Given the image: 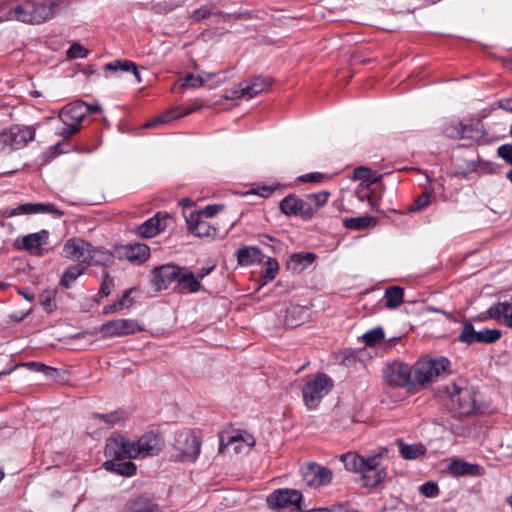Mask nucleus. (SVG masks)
Listing matches in <instances>:
<instances>
[{
    "label": "nucleus",
    "instance_id": "13",
    "mask_svg": "<svg viewBox=\"0 0 512 512\" xmlns=\"http://www.w3.org/2000/svg\"><path fill=\"white\" fill-rule=\"evenodd\" d=\"M35 138V129L32 126L14 125L4 131V146L12 150L24 148Z\"/></svg>",
    "mask_w": 512,
    "mask_h": 512
},
{
    "label": "nucleus",
    "instance_id": "23",
    "mask_svg": "<svg viewBox=\"0 0 512 512\" xmlns=\"http://www.w3.org/2000/svg\"><path fill=\"white\" fill-rule=\"evenodd\" d=\"M240 266H249L260 263L263 260V253L257 246H244L234 253Z\"/></svg>",
    "mask_w": 512,
    "mask_h": 512
},
{
    "label": "nucleus",
    "instance_id": "14",
    "mask_svg": "<svg viewBox=\"0 0 512 512\" xmlns=\"http://www.w3.org/2000/svg\"><path fill=\"white\" fill-rule=\"evenodd\" d=\"M301 475L308 486L321 487L331 483L332 471L316 463H309L301 468Z\"/></svg>",
    "mask_w": 512,
    "mask_h": 512
},
{
    "label": "nucleus",
    "instance_id": "61",
    "mask_svg": "<svg viewBox=\"0 0 512 512\" xmlns=\"http://www.w3.org/2000/svg\"><path fill=\"white\" fill-rule=\"evenodd\" d=\"M42 209L40 210V213H51L55 214L57 216H62L63 212L57 209L53 204L47 203V204H41Z\"/></svg>",
    "mask_w": 512,
    "mask_h": 512
},
{
    "label": "nucleus",
    "instance_id": "22",
    "mask_svg": "<svg viewBox=\"0 0 512 512\" xmlns=\"http://www.w3.org/2000/svg\"><path fill=\"white\" fill-rule=\"evenodd\" d=\"M48 235V231L41 230L40 232L31 233L23 237H19L15 240V247L18 250H36L46 243Z\"/></svg>",
    "mask_w": 512,
    "mask_h": 512
},
{
    "label": "nucleus",
    "instance_id": "38",
    "mask_svg": "<svg viewBox=\"0 0 512 512\" xmlns=\"http://www.w3.org/2000/svg\"><path fill=\"white\" fill-rule=\"evenodd\" d=\"M259 92L256 90L255 86L249 81L246 83V85L236 88L231 92V95L227 96L229 99H235V98H246V99H252L256 95H258Z\"/></svg>",
    "mask_w": 512,
    "mask_h": 512
},
{
    "label": "nucleus",
    "instance_id": "26",
    "mask_svg": "<svg viewBox=\"0 0 512 512\" xmlns=\"http://www.w3.org/2000/svg\"><path fill=\"white\" fill-rule=\"evenodd\" d=\"M105 72H129L132 73L138 83L142 82L138 66L130 60H115L104 65Z\"/></svg>",
    "mask_w": 512,
    "mask_h": 512
},
{
    "label": "nucleus",
    "instance_id": "36",
    "mask_svg": "<svg viewBox=\"0 0 512 512\" xmlns=\"http://www.w3.org/2000/svg\"><path fill=\"white\" fill-rule=\"evenodd\" d=\"M128 512H160L157 505L146 498H138L130 502Z\"/></svg>",
    "mask_w": 512,
    "mask_h": 512
},
{
    "label": "nucleus",
    "instance_id": "1",
    "mask_svg": "<svg viewBox=\"0 0 512 512\" xmlns=\"http://www.w3.org/2000/svg\"><path fill=\"white\" fill-rule=\"evenodd\" d=\"M164 446L160 434L152 431L144 433L135 441H130L121 434H113L106 439L103 468L120 476L131 477L137 472L136 465L125 459H144L157 456Z\"/></svg>",
    "mask_w": 512,
    "mask_h": 512
},
{
    "label": "nucleus",
    "instance_id": "63",
    "mask_svg": "<svg viewBox=\"0 0 512 512\" xmlns=\"http://www.w3.org/2000/svg\"><path fill=\"white\" fill-rule=\"evenodd\" d=\"M122 306H121V303H119L118 301L114 302L113 304L111 305H108V306H105L103 308V314L105 315H108V314H112V313H115V312H118L120 310H122Z\"/></svg>",
    "mask_w": 512,
    "mask_h": 512
},
{
    "label": "nucleus",
    "instance_id": "62",
    "mask_svg": "<svg viewBox=\"0 0 512 512\" xmlns=\"http://www.w3.org/2000/svg\"><path fill=\"white\" fill-rule=\"evenodd\" d=\"M130 290H125L121 298L118 300L121 303L122 308H128L132 305V299L130 298Z\"/></svg>",
    "mask_w": 512,
    "mask_h": 512
},
{
    "label": "nucleus",
    "instance_id": "39",
    "mask_svg": "<svg viewBox=\"0 0 512 512\" xmlns=\"http://www.w3.org/2000/svg\"><path fill=\"white\" fill-rule=\"evenodd\" d=\"M92 417L94 419H99L100 421L105 422L108 426H113L124 420L126 416L124 411L117 410L106 414L94 413Z\"/></svg>",
    "mask_w": 512,
    "mask_h": 512
},
{
    "label": "nucleus",
    "instance_id": "32",
    "mask_svg": "<svg viewBox=\"0 0 512 512\" xmlns=\"http://www.w3.org/2000/svg\"><path fill=\"white\" fill-rule=\"evenodd\" d=\"M353 178L356 180H362L368 184H375L382 180L383 175L377 174L368 167L360 166L354 169Z\"/></svg>",
    "mask_w": 512,
    "mask_h": 512
},
{
    "label": "nucleus",
    "instance_id": "12",
    "mask_svg": "<svg viewBox=\"0 0 512 512\" xmlns=\"http://www.w3.org/2000/svg\"><path fill=\"white\" fill-rule=\"evenodd\" d=\"M175 446L185 461H195L201 451V441L191 430H184L176 435Z\"/></svg>",
    "mask_w": 512,
    "mask_h": 512
},
{
    "label": "nucleus",
    "instance_id": "3",
    "mask_svg": "<svg viewBox=\"0 0 512 512\" xmlns=\"http://www.w3.org/2000/svg\"><path fill=\"white\" fill-rule=\"evenodd\" d=\"M387 456L388 448L380 447L368 456L347 452L340 456V460L346 470L360 474L364 487L375 488L387 477L386 467L382 464Z\"/></svg>",
    "mask_w": 512,
    "mask_h": 512
},
{
    "label": "nucleus",
    "instance_id": "56",
    "mask_svg": "<svg viewBox=\"0 0 512 512\" xmlns=\"http://www.w3.org/2000/svg\"><path fill=\"white\" fill-rule=\"evenodd\" d=\"M223 209H224L223 204H213V205H207L203 209H201L197 212H194V213L201 214V217L206 219V218H211V217L215 216L219 211H221Z\"/></svg>",
    "mask_w": 512,
    "mask_h": 512
},
{
    "label": "nucleus",
    "instance_id": "28",
    "mask_svg": "<svg viewBox=\"0 0 512 512\" xmlns=\"http://www.w3.org/2000/svg\"><path fill=\"white\" fill-rule=\"evenodd\" d=\"M114 263V254L109 250L91 246L87 265L108 267Z\"/></svg>",
    "mask_w": 512,
    "mask_h": 512
},
{
    "label": "nucleus",
    "instance_id": "15",
    "mask_svg": "<svg viewBox=\"0 0 512 512\" xmlns=\"http://www.w3.org/2000/svg\"><path fill=\"white\" fill-rule=\"evenodd\" d=\"M180 266L165 264L152 270L151 284L155 291H162L169 288L172 283L177 282Z\"/></svg>",
    "mask_w": 512,
    "mask_h": 512
},
{
    "label": "nucleus",
    "instance_id": "58",
    "mask_svg": "<svg viewBox=\"0 0 512 512\" xmlns=\"http://www.w3.org/2000/svg\"><path fill=\"white\" fill-rule=\"evenodd\" d=\"M325 178V175L320 172L306 173L298 177V180L303 183H320Z\"/></svg>",
    "mask_w": 512,
    "mask_h": 512
},
{
    "label": "nucleus",
    "instance_id": "49",
    "mask_svg": "<svg viewBox=\"0 0 512 512\" xmlns=\"http://www.w3.org/2000/svg\"><path fill=\"white\" fill-rule=\"evenodd\" d=\"M419 491L427 498H434L439 494V487L435 482L428 481L420 486Z\"/></svg>",
    "mask_w": 512,
    "mask_h": 512
},
{
    "label": "nucleus",
    "instance_id": "9",
    "mask_svg": "<svg viewBox=\"0 0 512 512\" xmlns=\"http://www.w3.org/2000/svg\"><path fill=\"white\" fill-rule=\"evenodd\" d=\"M144 328L135 319H116L103 323L99 331L105 338L124 337L140 333Z\"/></svg>",
    "mask_w": 512,
    "mask_h": 512
},
{
    "label": "nucleus",
    "instance_id": "42",
    "mask_svg": "<svg viewBox=\"0 0 512 512\" xmlns=\"http://www.w3.org/2000/svg\"><path fill=\"white\" fill-rule=\"evenodd\" d=\"M432 192L425 190L410 205V212H419L426 209L431 203Z\"/></svg>",
    "mask_w": 512,
    "mask_h": 512
},
{
    "label": "nucleus",
    "instance_id": "59",
    "mask_svg": "<svg viewBox=\"0 0 512 512\" xmlns=\"http://www.w3.org/2000/svg\"><path fill=\"white\" fill-rule=\"evenodd\" d=\"M497 154L507 164L512 165V145L511 144H503L500 147H498Z\"/></svg>",
    "mask_w": 512,
    "mask_h": 512
},
{
    "label": "nucleus",
    "instance_id": "16",
    "mask_svg": "<svg viewBox=\"0 0 512 512\" xmlns=\"http://www.w3.org/2000/svg\"><path fill=\"white\" fill-rule=\"evenodd\" d=\"M91 244L81 238L73 237L67 240L63 246V254L67 259L86 264L89 259Z\"/></svg>",
    "mask_w": 512,
    "mask_h": 512
},
{
    "label": "nucleus",
    "instance_id": "24",
    "mask_svg": "<svg viewBox=\"0 0 512 512\" xmlns=\"http://www.w3.org/2000/svg\"><path fill=\"white\" fill-rule=\"evenodd\" d=\"M489 316L512 328V303L499 302L488 309Z\"/></svg>",
    "mask_w": 512,
    "mask_h": 512
},
{
    "label": "nucleus",
    "instance_id": "11",
    "mask_svg": "<svg viewBox=\"0 0 512 512\" xmlns=\"http://www.w3.org/2000/svg\"><path fill=\"white\" fill-rule=\"evenodd\" d=\"M302 493L296 489H277L271 492L266 499L269 508L279 510L288 506H294L301 510Z\"/></svg>",
    "mask_w": 512,
    "mask_h": 512
},
{
    "label": "nucleus",
    "instance_id": "33",
    "mask_svg": "<svg viewBox=\"0 0 512 512\" xmlns=\"http://www.w3.org/2000/svg\"><path fill=\"white\" fill-rule=\"evenodd\" d=\"M32 1H25L23 3L17 4L14 6V15L15 20L21 21L23 23H33V17H32Z\"/></svg>",
    "mask_w": 512,
    "mask_h": 512
},
{
    "label": "nucleus",
    "instance_id": "45",
    "mask_svg": "<svg viewBox=\"0 0 512 512\" xmlns=\"http://www.w3.org/2000/svg\"><path fill=\"white\" fill-rule=\"evenodd\" d=\"M384 339V330L381 327H376L367 331L363 335V341L367 346H375Z\"/></svg>",
    "mask_w": 512,
    "mask_h": 512
},
{
    "label": "nucleus",
    "instance_id": "19",
    "mask_svg": "<svg viewBox=\"0 0 512 512\" xmlns=\"http://www.w3.org/2000/svg\"><path fill=\"white\" fill-rule=\"evenodd\" d=\"M61 0H46L38 3L32 1V17L34 24H40L50 20L55 15V9L60 5Z\"/></svg>",
    "mask_w": 512,
    "mask_h": 512
},
{
    "label": "nucleus",
    "instance_id": "17",
    "mask_svg": "<svg viewBox=\"0 0 512 512\" xmlns=\"http://www.w3.org/2000/svg\"><path fill=\"white\" fill-rule=\"evenodd\" d=\"M169 218L166 212H157L153 217L139 225L136 233L143 238H152L166 229V220Z\"/></svg>",
    "mask_w": 512,
    "mask_h": 512
},
{
    "label": "nucleus",
    "instance_id": "25",
    "mask_svg": "<svg viewBox=\"0 0 512 512\" xmlns=\"http://www.w3.org/2000/svg\"><path fill=\"white\" fill-rule=\"evenodd\" d=\"M123 256L130 262H145L150 256V248L143 243H135L123 247Z\"/></svg>",
    "mask_w": 512,
    "mask_h": 512
},
{
    "label": "nucleus",
    "instance_id": "52",
    "mask_svg": "<svg viewBox=\"0 0 512 512\" xmlns=\"http://www.w3.org/2000/svg\"><path fill=\"white\" fill-rule=\"evenodd\" d=\"M207 83V79L203 76H195L193 74H188L184 78V83L182 84L183 87H191V88H198L203 86Z\"/></svg>",
    "mask_w": 512,
    "mask_h": 512
},
{
    "label": "nucleus",
    "instance_id": "50",
    "mask_svg": "<svg viewBox=\"0 0 512 512\" xmlns=\"http://www.w3.org/2000/svg\"><path fill=\"white\" fill-rule=\"evenodd\" d=\"M316 259V255L310 252L294 253L290 256V261L296 264H312Z\"/></svg>",
    "mask_w": 512,
    "mask_h": 512
},
{
    "label": "nucleus",
    "instance_id": "8",
    "mask_svg": "<svg viewBox=\"0 0 512 512\" xmlns=\"http://www.w3.org/2000/svg\"><path fill=\"white\" fill-rule=\"evenodd\" d=\"M332 379L325 373H318L302 388L303 402L309 410L316 409L322 399L332 390Z\"/></svg>",
    "mask_w": 512,
    "mask_h": 512
},
{
    "label": "nucleus",
    "instance_id": "60",
    "mask_svg": "<svg viewBox=\"0 0 512 512\" xmlns=\"http://www.w3.org/2000/svg\"><path fill=\"white\" fill-rule=\"evenodd\" d=\"M199 76H203L207 79V82L213 78H216L215 86L221 84L226 80L224 72L210 73L206 71H202Z\"/></svg>",
    "mask_w": 512,
    "mask_h": 512
},
{
    "label": "nucleus",
    "instance_id": "27",
    "mask_svg": "<svg viewBox=\"0 0 512 512\" xmlns=\"http://www.w3.org/2000/svg\"><path fill=\"white\" fill-rule=\"evenodd\" d=\"M481 469L478 464H471L464 460H454L449 465V472L454 476H478L481 474Z\"/></svg>",
    "mask_w": 512,
    "mask_h": 512
},
{
    "label": "nucleus",
    "instance_id": "51",
    "mask_svg": "<svg viewBox=\"0 0 512 512\" xmlns=\"http://www.w3.org/2000/svg\"><path fill=\"white\" fill-rule=\"evenodd\" d=\"M40 303L48 313L54 311L56 308L54 293L50 291L42 293Z\"/></svg>",
    "mask_w": 512,
    "mask_h": 512
},
{
    "label": "nucleus",
    "instance_id": "57",
    "mask_svg": "<svg viewBox=\"0 0 512 512\" xmlns=\"http://www.w3.org/2000/svg\"><path fill=\"white\" fill-rule=\"evenodd\" d=\"M250 82L253 84V86H255L259 93L268 90L272 85V79L269 77L263 78L258 76L253 78Z\"/></svg>",
    "mask_w": 512,
    "mask_h": 512
},
{
    "label": "nucleus",
    "instance_id": "55",
    "mask_svg": "<svg viewBox=\"0 0 512 512\" xmlns=\"http://www.w3.org/2000/svg\"><path fill=\"white\" fill-rule=\"evenodd\" d=\"M280 188V184L273 185H257L256 188L253 189V193L263 198H268L272 195L274 191Z\"/></svg>",
    "mask_w": 512,
    "mask_h": 512
},
{
    "label": "nucleus",
    "instance_id": "29",
    "mask_svg": "<svg viewBox=\"0 0 512 512\" xmlns=\"http://www.w3.org/2000/svg\"><path fill=\"white\" fill-rule=\"evenodd\" d=\"M399 452L404 459L414 460L426 453V448L421 443L406 444L402 440H398Z\"/></svg>",
    "mask_w": 512,
    "mask_h": 512
},
{
    "label": "nucleus",
    "instance_id": "37",
    "mask_svg": "<svg viewBox=\"0 0 512 512\" xmlns=\"http://www.w3.org/2000/svg\"><path fill=\"white\" fill-rule=\"evenodd\" d=\"M501 338V331L498 329H483L476 331L475 343H495Z\"/></svg>",
    "mask_w": 512,
    "mask_h": 512
},
{
    "label": "nucleus",
    "instance_id": "40",
    "mask_svg": "<svg viewBox=\"0 0 512 512\" xmlns=\"http://www.w3.org/2000/svg\"><path fill=\"white\" fill-rule=\"evenodd\" d=\"M476 330L471 322H464L458 336V341L467 345L475 344Z\"/></svg>",
    "mask_w": 512,
    "mask_h": 512
},
{
    "label": "nucleus",
    "instance_id": "48",
    "mask_svg": "<svg viewBox=\"0 0 512 512\" xmlns=\"http://www.w3.org/2000/svg\"><path fill=\"white\" fill-rule=\"evenodd\" d=\"M114 287V281H113V278L109 275L108 272H103V275H102V281H101V284H100V289H99V296L100 297H107L110 295L112 289Z\"/></svg>",
    "mask_w": 512,
    "mask_h": 512
},
{
    "label": "nucleus",
    "instance_id": "64",
    "mask_svg": "<svg viewBox=\"0 0 512 512\" xmlns=\"http://www.w3.org/2000/svg\"><path fill=\"white\" fill-rule=\"evenodd\" d=\"M498 106L510 113H512V98H504L498 101Z\"/></svg>",
    "mask_w": 512,
    "mask_h": 512
},
{
    "label": "nucleus",
    "instance_id": "20",
    "mask_svg": "<svg viewBox=\"0 0 512 512\" xmlns=\"http://www.w3.org/2000/svg\"><path fill=\"white\" fill-rule=\"evenodd\" d=\"M201 283L198 278L187 267H180L175 289L181 293H196L201 290Z\"/></svg>",
    "mask_w": 512,
    "mask_h": 512
},
{
    "label": "nucleus",
    "instance_id": "5",
    "mask_svg": "<svg viewBox=\"0 0 512 512\" xmlns=\"http://www.w3.org/2000/svg\"><path fill=\"white\" fill-rule=\"evenodd\" d=\"M451 411L459 417L475 414L481 408L478 391L466 381L459 380L447 388Z\"/></svg>",
    "mask_w": 512,
    "mask_h": 512
},
{
    "label": "nucleus",
    "instance_id": "7",
    "mask_svg": "<svg viewBox=\"0 0 512 512\" xmlns=\"http://www.w3.org/2000/svg\"><path fill=\"white\" fill-rule=\"evenodd\" d=\"M88 113V103L82 100H76L67 104L59 113V119L62 125L56 129L55 133L64 139H69L79 132L82 121Z\"/></svg>",
    "mask_w": 512,
    "mask_h": 512
},
{
    "label": "nucleus",
    "instance_id": "47",
    "mask_svg": "<svg viewBox=\"0 0 512 512\" xmlns=\"http://www.w3.org/2000/svg\"><path fill=\"white\" fill-rule=\"evenodd\" d=\"M42 206L40 203H26L17 206L13 209V215H22V214H36L40 213Z\"/></svg>",
    "mask_w": 512,
    "mask_h": 512
},
{
    "label": "nucleus",
    "instance_id": "34",
    "mask_svg": "<svg viewBox=\"0 0 512 512\" xmlns=\"http://www.w3.org/2000/svg\"><path fill=\"white\" fill-rule=\"evenodd\" d=\"M196 110H197V108L189 107L184 112H182L180 114H176L175 110H171V111H169V112H167V113H165V114L155 118L154 120L149 121L148 123H146L145 127L146 128H153V127H156L158 124L168 123V122H170L173 119H177V118H179L181 116H185V115L191 114V113H193Z\"/></svg>",
    "mask_w": 512,
    "mask_h": 512
},
{
    "label": "nucleus",
    "instance_id": "54",
    "mask_svg": "<svg viewBox=\"0 0 512 512\" xmlns=\"http://www.w3.org/2000/svg\"><path fill=\"white\" fill-rule=\"evenodd\" d=\"M14 6L15 5L10 1L4 2L0 5V21H8L15 18Z\"/></svg>",
    "mask_w": 512,
    "mask_h": 512
},
{
    "label": "nucleus",
    "instance_id": "18",
    "mask_svg": "<svg viewBox=\"0 0 512 512\" xmlns=\"http://www.w3.org/2000/svg\"><path fill=\"white\" fill-rule=\"evenodd\" d=\"M186 223L189 232L197 237H211L217 231L214 226L201 217V214L190 213L186 218Z\"/></svg>",
    "mask_w": 512,
    "mask_h": 512
},
{
    "label": "nucleus",
    "instance_id": "53",
    "mask_svg": "<svg viewBox=\"0 0 512 512\" xmlns=\"http://www.w3.org/2000/svg\"><path fill=\"white\" fill-rule=\"evenodd\" d=\"M89 51L79 43H74L67 51V57L70 59L85 58Z\"/></svg>",
    "mask_w": 512,
    "mask_h": 512
},
{
    "label": "nucleus",
    "instance_id": "46",
    "mask_svg": "<svg viewBox=\"0 0 512 512\" xmlns=\"http://www.w3.org/2000/svg\"><path fill=\"white\" fill-rule=\"evenodd\" d=\"M215 5L212 3L205 4L202 7L196 9L192 13V19L196 22H200L210 15L214 14Z\"/></svg>",
    "mask_w": 512,
    "mask_h": 512
},
{
    "label": "nucleus",
    "instance_id": "10",
    "mask_svg": "<svg viewBox=\"0 0 512 512\" xmlns=\"http://www.w3.org/2000/svg\"><path fill=\"white\" fill-rule=\"evenodd\" d=\"M387 382L395 387H413L414 383V365L410 366L402 362H393L386 370Z\"/></svg>",
    "mask_w": 512,
    "mask_h": 512
},
{
    "label": "nucleus",
    "instance_id": "43",
    "mask_svg": "<svg viewBox=\"0 0 512 512\" xmlns=\"http://www.w3.org/2000/svg\"><path fill=\"white\" fill-rule=\"evenodd\" d=\"M279 272V264L275 258L268 257L264 262L263 277L266 281H272L276 278Z\"/></svg>",
    "mask_w": 512,
    "mask_h": 512
},
{
    "label": "nucleus",
    "instance_id": "31",
    "mask_svg": "<svg viewBox=\"0 0 512 512\" xmlns=\"http://www.w3.org/2000/svg\"><path fill=\"white\" fill-rule=\"evenodd\" d=\"M375 224V220L373 217L365 215L359 217H351L345 218L343 220V225L345 228L353 231H361L366 228H369Z\"/></svg>",
    "mask_w": 512,
    "mask_h": 512
},
{
    "label": "nucleus",
    "instance_id": "4",
    "mask_svg": "<svg viewBox=\"0 0 512 512\" xmlns=\"http://www.w3.org/2000/svg\"><path fill=\"white\" fill-rule=\"evenodd\" d=\"M329 197L330 192L326 190L306 194L303 197L292 193L280 201L279 209L285 216H294L309 221L319 209L327 204Z\"/></svg>",
    "mask_w": 512,
    "mask_h": 512
},
{
    "label": "nucleus",
    "instance_id": "44",
    "mask_svg": "<svg viewBox=\"0 0 512 512\" xmlns=\"http://www.w3.org/2000/svg\"><path fill=\"white\" fill-rule=\"evenodd\" d=\"M463 123L460 121L449 122L443 128V133L451 139H463Z\"/></svg>",
    "mask_w": 512,
    "mask_h": 512
},
{
    "label": "nucleus",
    "instance_id": "35",
    "mask_svg": "<svg viewBox=\"0 0 512 512\" xmlns=\"http://www.w3.org/2000/svg\"><path fill=\"white\" fill-rule=\"evenodd\" d=\"M84 267L82 264H74L69 266L62 275L60 285L69 288L71 284L83 274Z\"/></svg>",
    "mask_w": 512,
    "mask_h": 512
},
{
    "label": "nucleus",
    "instance_id": "6",
    "mask_svg": "<svg viewBox=\"0 0 512 512\" xmlns=\"http://www.w3.org/2000/svg\"><path fill=\"white\" fill-rule=\"evenodd\" d=\"M451 362L447 357H422L414 364V383L416 388H424L450 372Z\"/></svg>",
    "mask_w": 512,
    "mask_h": 512
},
{
    "label": "nucleus",
    "instance_id": "2",
    "mask_svg": "<svg viewBox=\"0 0 512 512\" xmlns=\"http://www.w3.org/2000/svg\"><path fill=\"white\" fill-rule=\"evenodd\" d=\"M387 456L388 448L380 447L368 456L347 452L340 456V460L346 470L360 474L364 487L375 488L387 477L386 467L382 464Z\"/></svg>",
    "mask_w": 512,
    "mask_h": 512
},
{
    "label": "nucleus",
    "instance_id": "41",
    "mask_svg": "<svg viewBox=\"0 0 512 512\" xmlns=\"http://www.w3.org/2000/svg\"><path fill=\"white\" fill-rule=\"evenodd\" d=\"M463 139L478 140L483 137V126L480 122L463 124Z\"/></svg>",
    "mask_w": 512,
    "mask_h": 512
},
{
    "label": "nucleus",
    "instance_id": "21",
    "mask_svg": "<svg viewBox=\"0 0 512 512\" xmlns=\"http://www.w3.org/2000/svg\"><path fill=\"white\" fill-rule=\"evenodd\" d=\"M245 443L248 447L254 446L255 439L252 435L246 434L243 435L241 432L237 431L232 435H228L227 438L225 435H219V450L223 451L224 448L232 447L235 453H240L242 451L239 443Z\"/></svg>",
    "mask_w": 512,
    "mask_h": 512
},
{
    "label": "nucleus",
    "instance_id": "30",
    "mask_svg": "<svg viewBox=\"0 0 512 512\" xmlns=\"http://www.w3.org/2000/svg\"><path fill=\"white\" fill-rule=\"evenodd\" d=\"M384 299L388 309H396L404 301V289L400 286H390L385 290Z\"/></svg>",
    "mask_w": 512,
    "mask_h": 512
}]
</instances>
